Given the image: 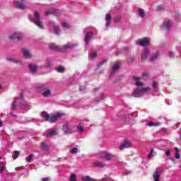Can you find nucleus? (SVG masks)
Segmentation results:
<instances>
[{
  "label": "nucleus",
  "mask_w": 181,
  "mask_h": 181,
  "mask_svg": "<svg viewBox=\"0 0 181 181\" xmlns=\"http://www.w3.org/2000/svg\"><path fill=\"white\" fill-rule=\"evenodd\" d=\"M41 115L45 118V121L50 122V124H53L56 122L59 118H62L63 117L62 113H57L55 115H50L47 112H42Z\"/></svg>",
  "instance_id": "1"
},
{
  "label": "nucleus",
  "mask_w": 181,
  "mask_h": 181,
  "mask_svg": "<svg viewBox=\"0 0 181 181\" xmlns=\"http://www.w3.org/2000/svg\"><path fill=\"white\" fill-rule=\"evenodd\" d=\"M30 21L33 22L40 29H43V23H42V20H40V13H38V11L34 12V18H30Z\"/></svg>",
  "instance_id": "2"
},
{
  "label": "nucleus",
  "mask_w": 181,
  "mask_h": 181,
  "mask_svg": "<svg viewBox=\"0 0 181 181\" xmlns=\"http://www.w3.org/2000/svg\"><path fill=\"white\" fill-rule=\"evenodd\" d=\"M38 88H41L42 90H47L42 93L43 97H49L52 94V91L49 90V86L47 85H42V86H39Z\"/></svg>",
  "instance_id": "3"
},
{
  "label": "nucleus",
  "mask_w": 181,
  "mask_h": 181,
  "mask_svg": "<svg viewBox=\"0 0 181 181\" xmlns=\"http://www.w3.org/2000/svg\"><path fill=\"white\" fill-rule=\"evenodd\" d=\"M73 127L69 123H66L62 126V131L64 134H71Z\"/></svg>",
  "instance_id": "4"
},
{
  "label": "nucleus",
  "mask_w": 181,
  "mask_h": 181,
  "mask_svg": "<svg viewBox=\"0 0 181 181\" xmlns=\"http://www.w3.org/2000/svg\"><path fill=\"white\" fill-rule=\"evenodd\" d=\"M10 38L11 40L19 42L22 39V34L21 33H13L10 35Z\"/></svg>",
  "instance_id": "5"
},
{
  "label": "nucleus",
  "mask_w": 181,
  "mask_h": 181,
  "mask_svg": "<svg viewBox=\"0 0 181 181\" xmlns=\"http://www.w3.org/2000/svg\"><path fill=\"white\" fill-rule=\"evenodd\" d=\"M148 44L149 39L148 37H144L143 39L136 41V45H139L143 47L148 46Z\"/></svg>",
  "instance_id": "6"
},
{
  "label": "nucleus",
  "mask_w": 181,
  "mask_h": 181,
  "mask_svg": "<svg viewBox=\"0 0 181 181\" xmlns=\"http://www.w3.org/2000/svg\"><path fill=\"white\" fill-rule=\"evenodd\" d=\"M49 47L51 50H55L56 52H60L62 53V47L54 43H50L49 45Z\"/></svg>",
  "instance_id": "7"
},
{
  "label": "nucleus",
  "mask_w": 181,
  "mask_h": 181,
  "mask_svg": "<svg viewBox=\"0 0 181 181\" xmlns=\"http://www.w3.org/2000/svg\"><path fill=\"white\" fill-rule=\"evenodd\" d=\"M77 46H78L77 44H72V45L65 44L62 47V53H64V52H65L66 50H73V49H74V47H77Z\"/></svg>",
  "instance_id": "8"
},
{
  "label": "nucleus",
  "mask_w": 181,
  "mask_h": 181,
  "mask_svg": "<svg viewBox=\"0 0 181 181\" xmlns=\"http://www.w3.org/2000/svg\"><path fill=\"white\" fill-rule=\"evenodd\" d=\"M148 90V88H137L133 92V95L135 98H138L141 93H145Z\"/></svg>",
  "instance_id": "9"
},
{
  "label": "nucleus",
  "mask_w": 181,
  "mask_h": 181,
  "mask_svg": "<svg viewBox=\"0 0 181 181\" xmlns=\"http://www.w3.org/2000/svg\"><path fill=\"white\" fill-rule=\"evenodd\" d=\"M18 100L20 103V105H21L22 107H26V105H28V102L25 100V95H23V93L20 95V97L18 98Z\"/></svg>",
  "instance_id": "10"
},
{
  "label": "nucleus",
  "mask_w": 181,
  "mask_h": 181,
  "mask_svg": "<svg viewBox=\"0 0 181 181\" xmlns=\"http://www.w3.org/2000/svg\"><path fill=\"white\" fill-rule=\"evenodd\" d=\"M120 151H124L127 148H132V144L128 140H125L124 144L120 145Z\"/></svg>",
  "instance_id": "11"
},
{
  "label": "nucleus",
  "mask_w": 181,
  "mask_h": 181,
  "mask_svg": "<svg viewBox=\"0 0 181 181\" xmlns=\"http://www.w3.org/2000/svg\"><path fill=\"white\" fill-rule=\"evenodd\" d=\"M14 6H16V8H18V9H25L26 8L25 4L21 1H15Z\"/></svg>",
  "instance_id": "12"
},
{
  "label": "nucleus",
  "mask_w": 181,
  "mask_h": 181,
  "mask_svg": "<svg viewBox=\"0 0 181 181\" xmlns=\"http://www.w3.org/2000/svg\"><path fill=\"white\" fill-rule=\"evenodd\" d=\"M22 52H23V56H25V57H27L28 59H30V57H32V54H30V52H29V50L28 49L23 48Z\"/></svg>",
  "instance_id": "13"
},
{
  "label": "nucleus",
  "mask_w": 181,
  "mask_h": 181,
  "mask_svg": "<svg viewBox=\"0 0 181 181\" xmlns=\"http://www.w3.org/2000/svg\"><path fill=\"white\" fill-rule=\"evenodd\" d=\"M148 56H149V49H148V48H145L141 54V60H146V59H148Z\"/></svg>",
  "instance_id": "14"
},
{
  "label": "nucleus",
  "mask_w": 181,
  "mask_h": 181,
  "mask_svg": "<svg viewBox=\"0 0 181 181\" xmlns=\"http://www.w3.org/2000/svg\"><path fill=\"white\" fill-rule=\"evenodd\" d=\"M29 69L30 73H33V74H35L37 70V65L31 64L29 65Z\"/></svg>",
  "instance_id": "15"
},
{
  "label": "nucleus",
  "mask_w": 181,
  "mask_h": 181,
  "mask_svg": "<svg viewBox=\"0 0 181 181\" xmlns=\"http://www.w3.org/2000/svg\"><path fill=\"white\" fill-rule=\"evenodd\" d=\"M57 134V131H56L55 129H50L49 130V132L47 134V138H50L52 136H55V135Z\"/></svg>",
  "instance_id": "16"
},
{
  "label": "nucleus",
  "mask_w": 181,
  "mask_h": 181,
  "mask_svg": "<svg viewBox=\"0 0 181 181\" xmlns=\"http://www.w3.org/2000/svg\"><path fill=\"white\" fill-rule=\"evenodd\" d=\"M105 21H106V26H110L111 22H112V17H111V14L110 13L106 14Z\"/></svg>",
  "instance_id": "17"
},
{
  "label": "nucleus",
  "mask_w": 181,
  "mask_h": 181,
  "mask_svg": "<svg viewBox=\"0 0 181 181\" xmlns=\"http://www.w3.org/2000/svg\"><path fill=\"white\" fill-rule=\"evenodd\" d=\"M121 66V63L117 62L116 64H115V66L112 67V70L110 72L111 76H112V74H114V73H115V71H117V70H118V69H119V67Z\"/></svg>",
  "instance_id": "18"
},
{
  "label": "nucleus",
  "mask_w": 181,
  "mask_h": 181,
  "mask_svg": "<svg viewBox=\"0 0 181 181\" xmlns=\"http://www.w3.org/2000/svg\"><path fill=\"white\" fill-rule=\"evenodd\" d=\"M93 36V33L91 32H88L86 34V36H85V42L86 43H88V42H90V39H91V37Z\"/></svg>",
  "instance_id": "19"
},
{
  "label": "nucleus",
  "mask_w": 181,
  "mask_h": 181,
  "mask_svg": "<svg viewBox=\"0 0 181 181\" xmlns=\"http://www.w3.org/2000/svg\"><path fill=\"white\" fill-rule=\"evenodd\" d=\"M153 177L154 179V181H159V177H160V173H159V171L156 170Z\"/></svg>",
  "instance_id": "20"
},
{
  "label": "nucleus",
  "mask_w": 181,
  "mask_h": 181,
  "mask_svg": "<svg viewBox=\"0 0 181 181\" xmlns=\"http://www.w3.org/2000/svg\"><path fill=\"white\" fill-rule=\"evenodd\" d=\"M45 16H49V15H54L56 13V10L54 8L49 9V10L45 11Z\"/></svg>",
  "instance_id": "21"
},
{
  "label": "nucleus",
  "mask_w": 181,
  "mask_h": 181,
  "mask_svg": "<svg viewBox=\"0 0 181 181\" xmlns=\"http://www.w3.org/2000/svg\"><path fill=\"white\" fill-rule=\"evenodd\" d=\"M163 26L165 29H169L170 26H172V21H164Z\"/></svg>",
  "instance_id": "22"
},
{
  "label": "nucleus",
  "mask_w": 181,
  "mask_h": 181,
  "mask_svg": "<svg viewBox=\"0 0 181 181\" xmlns=\"http://www.w3.org/2000/svg\"><path fill=\"white\" fill-rule=\"evenodd\" d=\"M133 80L136 81V86H137L138 87L142 86V83L139 81V78H138V76H133Z\"/></svg>",
  "instance_id": "23"
},
{
  "label": "nucleus",
  "mask_w": 181,
  "mask_h": 181,
  "mask_svg": "<svg viewBox=\"0 0 181 181\" xmlns=\"http://www.w3.org/2000/svg\"><path fill=\"white\" fill-rule=\"evenodd\" d=\"M174 149L175 151V159H180V150L177 147L174 148Z\"/></svg>",
  "instance_id": "24"
},
{
  "label": "nucleus",
  "mask_w": 181,
  "mask_h": 181,
  "mask_svg": "<svg viewBox=\"0 0 181 181\" xmlns=\"http://www.w3.org/2000/svg\"><path fill=\"white\" fill-rule=\"evenodd\" d=\"M81 180L82 181H95V179L92 178L88 175H86V176L82 177Z\"/></svg>",
  "instance_id": "25"
},
{
  "label": "nucleus",
  "mask_w": 181,
  "mask_h": 181,
  "mask_svg": "<svg viewBox=\"0 0 181 181\" xmlns=\"http://www.w3.org/2000/svg\"><path fill=\"white\" fill-rule=\"evenodd\" d=\"M147 125H148V127H159V125H160V123H159V122L155 123L153 122H148L147 123Z\"/></svg>",
  "instance_id": "26"
},
{
  "label": "nucleus",
  "mask_w": 181,
  "mask_h": 181,
  "mask_svg": "<svg viewBox=\"0 0 181 181\" xmlns=\"http://www.w3.org/2000/svg\"><path fill=\"white\" fill-rule=\"evenodd\" d=\"M94 166H97L98 168H104L107 166L106 164H102L101 162H96L93 163Z\"/></svg>",
  "instance_id": "27"
},
{
  "label": "nucleus",
  "mask_w": 181,
  "mask_h": 181,
  "mask_svg": "<svg viewBox=\"0 0 181 181\" xmlns=\"http://www.w3.org/2000/svg\"><path fill=\"white\" fill-rule=\"evenodd\" d=\"M139 15L141 18H145V11L144 8H139Z\"/></svg>",
  "instance_id": "28"
},
{
  "label": "nucleus",
  "mask_w": 181,
  "mask_h": 181,
  "mask_svg": "<svg viewBox=\"0 0 181 181\" xmlns=\"http://www.w3.org/2000/svg\"><path fill=\"white\" fill-rule=\"evenodd\" d=\"M114 157L112 154H106L103 158L105 160H111V159Z\"/></svg>",
  "instance_id": "29"
},
{
  "label": "nucleus",
  "mask_w": 181,
  "mask_h": 181,
  "mask_svg": "<svg viewBox=\"0 0 181 181\" xmlns=\"http://www.w3.org/2000/svg\"><path fill=\"white\" fill-rule=\"evenodd\" d=\"M41 148L43 151H49V146L46 143H41Z\"/></svg>",
  "instance_id": "30"
},
{
  "label": "nucleus",
  "mask_w": 181,
  "mask_h": 181,
  "mask_svg": "<svg viewBox=\"0 0 181 181\" xmlns=\"http://www.w3.org/2000/svg\"><path fill=\"white\" fill-rule=\"evenodd\" d=\"M78 152V149L76 147H74L69 151V153H71L72 155H74Z\"/></svg>",
  "instance_id": "31"
},
{
  "label": "nucleus",
  "mask_w": 181,
  "mask_h": 181,
  "mask_svg": "<svg viewBox=\"0 0 181 181\" xmlns=\"http://www.w3.org/2000/svg\"><path fill=\"white\" fill-rule=\"evenodd\" d=\"M158 53L153 54L151 56V57L150 58V62H155V60H156V59H158Z\"/></svg>",
  "instance_id": "32"
},
{
  "label": "nucleus",
  "mask_w": 181,
  "mask_h": 181,
  "mask_svg": "<svg viewBox=\"0 0 181 181\" xmlns=\"http://www.w3.org/2000/svg\"><path fill=\"white\" fill-rule=\"evenodd\" d=\"M69 180L77 181V176L76 175V174H74V173L71 174Z\"/></svg>",
  "instance_id": "33"
},
{
  "label": "nucleus",
  "mask_w": 181,
  "mask_h": 181,
  "mask_svg": "<svg viewBox=\"0 0 181 181\" xmlns=\"http://www.w3.org/2000/svg\"><path fill=\"white\" fill-rule=\"evenodd\" d=\"M5 171V165L3 163H0V175L4 173Z\"/></svg>",
  "instance_id": "34"
},
{
  "label": "nucleus",
  "mask_w": 181,
  "mask_h": 181,
  "mask_svg": "<svg viewBox=\"0 0 181 181\" xmlns=\"http://www.w3.org/2000/svg\"><path fill=\"white\" fill-rule=\"evenodd\" d=\"M8 62H13V63H19V60L15 59V58H7Z\"/></svg>",
  "instance_id": "35"
},
{
  "label": "nucleus",
  "mask_w": 181,
  "mask_h": 181,
  "mask_svg": "<svg viewBox=\"0 0 181 181\" xmlns=\"http://www.w3.org/2000/svg\"><path fill=\"white\" fill-rule=\"evenodd\" d=\"M58 73H64L65 71V69H64V66H59L57 69Z\"/></svg>",
  "instance_id": "36"
},
{
  "label": "nucleus",
  "mask_w": 181,
  "mask_h": 181,
  "mask_svg": "<svg viewBox=\"0 0 181 181\" xmlns=\"http://www.w3.org/2000/svg\"><path fill=\"white\" fill-rule=\"evenodd\" d=\"M19 155H20L19 151H14L12 157H13V159H18V156H19Z\"/></svg>",
  "instance_id": "37"
},
{
  "label": "nucleus",
  "mask_w": 181,
  "mask_h": 181,
  "mask_svg": "<svg viewBox=\"0 0 181 181\" xmlns=\"http://www.w3.org/2000/svg\"><path fill=\"white\" fill-rule=\"evenodd\" d=\"M54 32L55 35H60V28L54 27Z\"/></svg>",
  "instance_id": "38"
},
{
  "label": "nucleus",
  "mask_w": 181,
  "mask_h": 181,
  "mask_svg": "<svg viewBox=\"0 0 181 181\" xmlns=\"http://www.w3.org/2000/svg\"><path fill=\"white\" fill-rule=\"evenodd\" d=\"M11 110L12 111H15L16 110V100H13L11 104Z\"/></svg>",
  "instance_id": "39"
},
{
  "label": "nucleus",
  "mask_w": 181,
  "mask_h": 181,
  "mask_svg": "<svg viewBox=\"0 0 181 181\" xmlns=\"http://www.w3.org/2000/svg\"><path fill=\"white\" fill-rule=\"evenodd\" d=\"M32 159H33V154L28 156L25 158V160H26V162H31V161H32Z\"/></svg>",
  "instance_id": "40"
},
{
  "label": "nucleus",
  "mask_w": 181,
  "mask_h": 181,
  "mask_svg": "<svg viewBox=\"0 0 181 181\" xmlns=\"http://www.w3.org/2000/svg\"><path fill=\"white\" fill-rule=\"evenodd\" d=\"M107 59H104L102 62H100L98 65V67H101V66H103V64H105L107 63Z\"/></svg>",
  "instance_id": "41"
},
{
  "label": "nucleus",
  "mask_w": 181,
  "mask_h": 181,
  "mask_svg": "<svg viewBox=\"0 0 181 181\" xmlns=\"http://www.w3.org/2000/svg\"><path fill=\"white\" fill-rule=\"evenodd\" d=\"M154 152L155 150H153V148H151L149 154L148 155V158H152V156H153Z\"/></svg>",
  "instance_id": "42"
},
{
  "label": "nucleus",
  "mask_w": 181,
  "mask_h": 181,
  "mask_svg": "<svg viewBox=\"0 0 181 181\" xmlns=\"http://www.w3.org/2000/svg\"><path fill=\"white\" fill-rule=\"evenodd\" d=\"M77 129L80 133L84 132V128L82 126H78Z\"/></svg>",
  "instance_id": "43"
},
{
  "label": "nucleus",
  "mask_w": 181,
  "mask_h": 181,
  "mask_svg": "<svg viewBox=\"0 0 181 181\" xmlns=\"http://www.w3.org/2000/svg\"><path fill=\"white\" fill-rule=\"evenodd\" d=\"M148 77H151V74H148V73H146V72H144V73L143 74V78H148Z\"/></svg>",
  "instance_id": "44"
},
{
  "label": "nucleus",
  "mask_w": 181,
  "mask_h": 181,
  "mask_svg": "<svg viewBox=\"0 0 181 181\" xmlns=\"http://www.w3.org/2000/svg\"><path fill=\"white\" fill-rule=\"evenodd\" d=\"M163 9H165V7H163V6H158L156 7V10H157V11H162V10H163Z\"/></svg>",
  "instance_id": "45"
},
{
  "label": "nucleus",
  "mask_w": 181,
  "mask_h": 181,
  "mask_svg": "<svg viewBox=\"0 0 181 181\" xmlns=\"http://www.w3.org/2000/svg\"><path fill=\"white\" fill-rule=\"evenodd\" d=\"M134 60H135L134 59V57H129L128 59H127V63H134Z\"/></svg>",
  "instance_id": "46"
},
{
  "label": "nucleus",
  "mask_w": 181,
  "mask_h": 181,
  "mask_svg": "<svg viewBox=\"0 0 181 181\" xmlns=\"http://www.w3.org/2000/svg\"><path fill=\"white\" fill-rule=\"evenodd\" d=\"M90 57H91V59H95V57H97V53H95V52L91 53Z\"/></svg>",
  "instance_id": "47"
},
{
  "label": "nucleus",
  "mask_w": 181,
  "mask_h": 181,
  "mask_svg": "<svg viewBox=\"0 0 181 181\" xmlns=\"http://www.w3.org/2000/svg\"><path fill=\"white\" fill-rule=\"evenodd\" d=\"M170 153H172V151L170 150L167 151L165 152V156H168V157L170 156Z\"/></svg>",
  "instance_id": "48"
},
{
  "label": "nucleus",
  "mask_w": 181,
  "mask_h": 181,
  "mask_svg": "<svg viewBox=\"0 0 181 181\" xmlns=\"http://www.w3.org/2000/svg\"><path fill=\"white\" fill-rule=\"evenodd\" d=\"M119 21H121V18L119 17H116L115 19H114V22H119Z\"/></svg>",
  "instance_id": "49"
},
{
  "label": "nucleus",
  "mask_w": 181,
  "mask_h": 181,
  "mask_svg": "<svg viewBox=\"0 0 181 181\" xmlns=\"http://www.w3.org/2000/svg\"><path fill=\"white\" fill-rule=\"evenodd\" d=\"M51 64H52V63L49 61H48L47 62V64L45 65V67H49L51 66Z\"/></svg>",
  "instance_id": "50"
},
{
  "label": "nucleus",
  "mask_w": 181,
  "mask_h": 181,
  "mask_svg": "<svg viewBox=\"0 0 181 181\" xmlns=\"http://www.w3.org/2000/svg\"><path fill=\"white\" fill-rule=\"evenodd\" d=\"M62 26L63 28H69L67 25V23H62Z\"/></svg>",
  "instance_id": "51"
},
{
  "label": "nucleus",
  "mask_w": 181,
  "mask_h": 181,
  "mask_svg": "<svg viewBox=\"0 0 181 181\" xmlns=\"http://www.w3.org/2000/svg\"><path fill=\"white\" fill-rule=\"evenodd\" d=\"M153 87L154 88H156V87H158V83H156V82H153Z\"/></svg>",
  "instance_id": "52"
},
{
  "label": "nucleus",
  "mask_w": 181,
  "mask_h": 181,
  "mask_svg": "<svg viewBox=\"0 0 181 181\" xmlns=\"http://www.w3.org/2000/svg\"><path fill=\"white\" fill-rule=\"evenodd\" d=\"M42 181H49V178H47V177H44V178H42Z\"/></svg>",
  "instance_id": "53"
},
{
  "label": "nucleus",
  "mask_w": 181,
  "mask_h": 181,
  "mask_svg": "<svg viewBox=\"0 0 181 181\" xmlns=\"http://www.w3.org/2000/svg\"><path fill=\"white\" fill-rule=\"evenodd\" d=\"M170 57H173V52H170Z\"/></svg>",
  "instance_id": "54"
},
{
  "label": "nucleus",
  "mask_w": 181,
  "mask_h": 181,
  "mask_svg": "<svg viewBox=\"0 0 181 181\" xmlns=\"http://www.w3.org/2000/svg\"><path fill=\"white\" fill-rule=\"evenodd\" d=\"M2 127V122H0V127Z\"/></svg>",
  "instance_id": "55"
},
{
  "label": "nucleus",
  "mask_w": 181,
  "mask_h": 181,
  "mask_svg": "<svg viewBox=\"0 0 181 181\" xmlns=\"http://www.w3.org/2000/svg\"><path fill=\"white\" fill-rule=\"evenodd\" d=\"M79 89H80V90H83V88H81V86H80Z\"/></svg>",
  "instance_id": "56"
},
{
  "label": "nucleus",
  "mask_w": 181,
  "mask_h": 181,
  "mask_svg": "<svg viewBox=\"0 0 181 181\" xmlns=\"http://www.w3.org/2000/svg\"><path fill=\"white\" fill-rule=\"evenodd\" d=\"M79 89H80V90H83V88H81V86H80Z\"/></svg>",
  "instance_id": "57"
},
{
  "label": "nucleus",
  "mask_w": 181,
  "mask_h": 181,
  "mask_svg": "<svg viewBox=\"0 0 181 181\" xmlns=\"http://www.w3.org/2000/svg\"><path fill=\"white\" fill-rule=\"evenodd\" d=\"M10 115H12V112H10Z\"/></svg>",
  "instance_id": "58"
},
{
  "label": "nucleus",
  "mask_w": 181,
  "mask_h": 181,
  "mask_svg": "<svg viewBox=\"0 0 181 181\" xmlns=\"http://www.w3.org/2000/svg\"><path fill=\"white\" fill-rule=\"evenodd\" d=\"M0 88H2V86L0 85Z\"/></svg>",
  "instance_id": "59"
},
{
  "label": "nucleus",
  "mask_w": 181,
  "mask_h": 181,
  "mask_svg": "<svg viewBox=\"0 0 181 181\" xmlns=\"http://www.w3.org/2000/svg\"><path fill=\"white\" fill-rule=\"evenodd\" d=\"M13 117H16V115H13Z\"/></svg>",
  "instance_id": "60"
},
{
  "label": "nucleus",
  "mask_w": 181,
  "mask_h": 181,
  "mask_svg": "<svg viewBox=\"0 0 181 181\" xmlns=\"http://www.w3.org/2000/svg\"><path fill=\"white\" fill-rule=\"evenodd\" d=\"M1 158L0 157V160H1Z\"/></svg>",
  "instance_id": "61"
}]
</instances>
